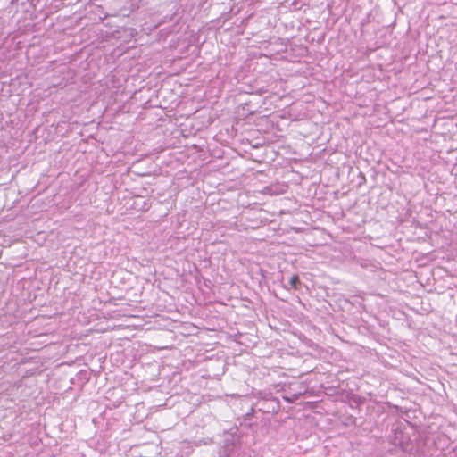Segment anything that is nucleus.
<instances>
[{"instance_id": "f257e3e1", "label": "nucleus", "mask_w": 457, "mask_h": 457, "mask_svg": "<svg viewBox=\"0 0 457 457\" xmlns=\"http://www.w3.org/2000/svg\"><path fill=\"white\" fill-rule=\"evenodd\" d=\"M289 283L294 290H297L300 285V279L298 275H293L289 280Z\"/></svg>"}]
</instances>
